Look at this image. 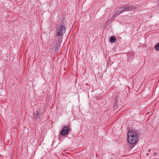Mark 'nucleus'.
I'll return each instance as SVG.
<instances>
[{
  "label": "nucleus",
  "mask_w": 159,
  "mask_h": 159,
  "mask_svg": "<svg viewBox=\"0 0 159 159\" xmlns=\"http://www.w3.org/2000/svg\"><path fill=\"white\" fill-rule=\"evenodd\" d=\"M127 141L131 145L129 146L132 149L135 145L139 138L137 133L134 131L129 130L127 133Z\"/></svg>",
  "instance_id": "1"
},
{
  "label": "nucleus",
  "mask_w": 159,
  "mask_h": 159,
  "mask_svg": "<svg viewBox=\"0 0 159 159\" xmlns=\"http://www.w3.org/2000/svg\"><path fill=\"white\" fill-rule=\"evenodd\" d=\"M136 8V6L130 4H126L123 7L116 8L115 14L113 15L112 18V19L116 17L121 13L126 11H133Z\"/></svg>",
  "instance_id": "2"
},
{
  "label": "nucleus",
  "mask_w": 159,
  "mask_h": 159,
  "mask_svg": "<svg viewBox=\"0 0 159 159\" xmlns=\"http://www.w3.org/2000/svg\"><path fill=\"white\" fill-rule=\"evenodd\" d=\"M56 35L58 36H62L65 33L66 27L65 25H58L57 27Z\"/></svg>",
  "instance_id": "3"
},
{
  "label": "nucleus",
  "mask_w": 159,
  "mask_h": 159,
  "mask_svg": "<svg viewBox=\"0 0 159 159\" xmlns=\"http://www.w3.org/2000/svg\"><path fill=\"white\" fill-rule=\"evenodd\" d=\"M69 129L67 126H64L60 131V134L62 135H65L69 132Z\"/></svg>",
  "instance_id": "4"
},
{
  "label": "nucleus",
  "mask_w": 159,
  "mask_h": 159,
  "mask_svg": "<svg viewBox=\"0 0 159 159\" xmlns=\"http://www.w3.org/2000/svg\"><path fill=\"white\" fill-rule=\"evenodd\" d=\"M56 42L57 43L55 45V50L56 52H58L60 49L61 39H58Z\"/></svg>",
  "instance_id": "5"
},
{
  "label": "nucleus",
  "mask_w": 159,
  "mask_h": 159,
  "mask_svg": "<svg viewBox=\"0 0 159 159\" xmlns=\"http://www.w3.org/2000/svg\"><path fill=\"white\" fill-rule=\"evenodd\" d=\"M114 102H117L116 105H118L119 107H121L122 105V103L121 100L120 98H119L118 97H116Z\"/></svg>",
  "instance_id": "6"
},
{
  "label": "nucleus",
  "mask_w": 159,
  "mask_h": 159,
  "mask_svg": "<svg viewBox=\"0 0 159 159\" xmlns=\"http://www.w3.org/2000/svg\"><path fill=\"white\" fill-rule=\"evenodd\" d=\"M41 114L38 111H36L34 113V118L38 120L40 118Z\"/></svg>",
  "instance_id": "7"
},
{
  "label": "nucleus",
  "mask_w": 159,
  "mask_h": 159,
  "mask_svg": "<svg viewBox=\"0 0 159 159\" xmlns=\"http://www.w3.org/2000/svg\"><path fill=\"white\" fill-rule=\"evenodd\" d=\"M116 40V38L115 36H111L110 39V41L111 43H114Z\"/></svg>",
  "instance_id": "8"
},
{
  "label": "nucleus",
  "mask_w": 159,
  "mask_h": 159,
  "mask_svg": "<svg viewBox=\"0 0 159 159\" xmlns=\"http://www.w3.org/2000/svg\"><path fill=\"white\" fill-rule=\"evenodd\" d=\"M154 48L156 51L159 50V42L157 43L154 46Z\"/></svg>",
  "instance_id": "9"
},
{
  "label": "nucleus",
  "mask_w": 159,
  "mask_h": 159,
  "mask_svg": "<svg viewBox=\"0 0 159 159\" xmlns=\"http://www.w3.org/2000/svg\"><path fill=\"white\" fill-rule=\"evenodd\" d=\"M117 103V102H114L113 107L114 110H116L119 107L118 106L116 105Z\"/></svg>",
  "instance_id": "10"
},
{
  "label": "nucleus",
  "mask_w": 159,
  "mask_h": 159,
  "mask_svg": "<svg viewBox=\"0 0 159 159\" xmlns=\"http://www.w3.org/2000/svg\"><path fill=\"white\" fill-rule=\"evenodd\" d=\"M156 154H157V153H156V152H154L153 153V155L154 156H155Z\"/></svg>",
  "instance_id": "11"
}]
</instances>
